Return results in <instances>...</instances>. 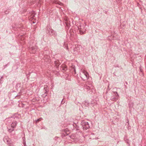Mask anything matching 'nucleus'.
Instances as JSON below:
<instances>
[{
    "label": "nucleus",
    "mask_w": 146,
    "mask_h": 146,
    "mask_svg": "<svg viewBox=\"0 0 146 146\" xmlns=\"http://www.w3.org/2000/svg\"><path fill=\"white\" fill-rule=\"evenodd\" d=\"M9 131L11 132V131H13V129H9Z\"/></svg>",
    "instance_id": "nucleus-8"
},
{
    "label": "nucleus",
    "mask_w": 146,
    "mask_h": 146,
    "mask_svg": "<svg viewBox=\"0 0 146 146\" xmlns=\"http://www.w3.org/2000/svg\"><path fill=\"white\" fill-rule=\"evenodd\" d=\"M42 118H40L39 119H37V120H36V122L38 123V122H39V121H41L42 120Z\"/></svg>",
    "instance_id": "nucleus-6"
},
{
    "label": "nucleus",
    "mask_w": 146,
    "mask_h": 146,
    "mask_svg": "<svg viewBox=\"0 0 146 146\" xmlns=\"http://www.w3.org/2000/svg\"><path fill=\"white\" fill-rule=\"evenodd\" d=\"M32 50H33V51L31 52L32 53H35L36 52V49L35 48H34L33 47L31 48Z\"/></svg>",
    "instance_id": "nucleus-5"
},
{
    "label": "nucleus",
    "mask_w": 146,
    "mask_h": 146,
    "mask_svg": "<svg viewBox=\"0 0 146 146\" xmlns=\"http://www.w3.org/2000/svg\"><path fill=\"white\" fill-rule=\"evenodd\" d=\"M17 125V123L15 122H14L12 123V124L11 125V127L13 128H14Z\"/></svg>",
    "instance_id": "nucleus-4"
},
{
    "label": "nucleus",
    "mask_w": 146,
    "mask_h": 146,
    "mask_svg": "<svg viewBox=\"0 0 146 146\" xmlns=\"http://www.w3.org/2000/svg\"><path fill=\"white\" fill-rule=\"evenodd\" d=\"M82 123L84 129H86L89 128V126L88 122L83 121H82Z\"/></svg>",
    "instance_id": "nucleus-1"
},
{
    "label": "nucleus",
    "mask_w": 146,
    "mask_h": 146,
    "mask_svg": "<svg viewBox=\"0 0 146 146\" xmlns=\"http://www.w3.org/2000/svg\"><path fill=\"white\" fill-rule=\"evenodd\" d=\"M78 29L79 30V31L80 34H84L85 31L84 30L82 31V28H80L79 27H78Z\"/></svg>",
    "instance_id": "nucleus-3"
},
{
    "label": "nucleus",
    "mask_w": 146,
    "mask_h": 146,
    "mask_svg": "<svg viewBox=\"0 0 146 146\" xmlns=\"http://www.w3.org/2000/svg\"><path fill=\"white\" fill-rule=\"evenodd\" d=\"M59 3H59V4H60V5H61L62 4V3H61L60 2H59Z\"/></svg>",
    "instance_id": "nucleus-10"
},
{
    "label": "nucleus",
    "mask_w": 146,
    "mask_h": 146,
    "mask_svg": "<svg viewBox=\"0 0 146 146\" xmlns=\"http://www.w3.org/2000/svg\"><path fill=\"white\" fill-rule=\"evenodd\" d=\"M83 73L86 76V78H88L89 77V74L88 73L86 72V71L83 70L82 71Z\"/></svg>",
    "instance_id": "nucleus-2"
},
{
    "label": "nucleus",
    "mask_w": 146,
    "mask_h": 146,
    "mask_svg": "<svg viewBox=\"0 0 146 146\" xmlns=\"http://www.w3.org/2000/svg\"><path fill=\"white\" fill-rule=\"evenodd\" d=\"M66 66H64V67L63 68L62 70H66Z\"/></svg>",
    "instance_id": "nucleus-7"
},
{
    "label": "nucleus",
    "mask_w": 146,
    "mask_h": 146,
    "mask_svg": "<svg viewBox=\"0 0 146 146\" xmlns=\"http://www.w3.org/2000/svg\"><path fill=\"white\" fill-rule=\"evenodd\" d=\"M33 23H35V22L33 20Z\"/></svg>",
    "instance_id": "nucleus-9"
}]
</instances>
